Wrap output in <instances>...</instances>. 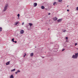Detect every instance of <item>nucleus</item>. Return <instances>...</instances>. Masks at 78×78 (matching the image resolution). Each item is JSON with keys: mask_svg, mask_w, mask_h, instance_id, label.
<instances>
[{"mask_svg": "<svg viewBox=\"0 0 78 78\" xmlns=\"http://www.w3.org/2000/svg\"><path fill=\"white\" fill-rule=\"evenodd\" d=\"M78 57V53L75 54V55H73L72 58L73 59H77Z\"/></svg>", "mask_w": 78, "mask_h": 78, "instance_id": "1", "label": "nucleus"}, {"mask_svg": "<svg viewBox=\"0 0 78 78\" xmlns=\"http://www.w3.org/2000/svg\"><path fill=\"white\" fill-rule=\"evenodd\" d=\"M8 6V5L7 4H6L4 6V9L3 10V11L4 12H5L6 11V9H7V7Z\"/></svg>", "mask_w": 78, "mask_h": 78, "instance_id": "2", "label": "nucleus"}, {"mask_svg": "<svg viewBox=\"0 0 78 78\" xmlns=\"http://www.w3.org/2000/svg\"><path fill=\"white\" fill-rule=\"evenodd\" d=\"M29 25L30 26V27H31V26L33 25V24L31 23H29V25L27 26V28L28 30H30V29H29V28H28V27Z\"/></svg>", "mask_w": 78, "mask_h": 78, "instance_id": "3", "label": "nucleus"}, {"mask_svg": "<svg viewBox=\"0 0 78 78\" xmlns=\"http://www.w3.org/2000/svg\"><path fill=\"white\" fill-rule=\"evenodd\" d=\"M19 23H20V22H15L14 24V25H17V24H19Z\"/></svg>", "mask_w": 78, "mask_h": 78, "instance_id": "4", "label": "nucleus"}, {"mask_svg": "<svg viewBox=\"0 0 78 78\" xmlns=\"http://www.w3.org/2000/svg\"><path fill=\"white\" fill-rule=\"evenodd\" d=\"M23 33H24V31L23 30H21L20 31V33L21 34H23Z\"/></svg>", "mask_w": 78, "mask_h": 78, "instance_id": "5", "label": "nucleus"}, {"mask_svg": "<svg viewBox=\"0 0 78 78\" xmlns=\"http://www.w3.org/2000/svg\"><path fill=\"white\" fill-rule=\"evenodd\" d=\"M37 3H34V7H36V6H37Z\"/></svg>", "mask_w": 78, "mask_h": 78, "instance_id": "6", "label": "nucleus"}, {"mask_svg": "<svg viewBox=\"0 0 78 78\" xmlns=\"http://www.w3.org/2000/svg\"><path fill=\"white\" fill-rule=\"evenodd\" d=\"M53 20L54 21H56V20H57V18L56 17H55L53 18Z\"/></svg>", "mask_w": 78, "mask_h": 78, "instance_id": "7", "label": "nucleus"}, {"mask_svg": "<svg viewBox=\"0 0 78 78\" xmlns=\"http://www.w3.org/2000/svg\"><path fill=\"white\" fill-rule=\"evenodd\" d=\"M33 55H34V53H32L30 54V56L31 57L33 56Z\"/></svg>", "mask_w": 78, "mask_h": 78, "instance_id": "8", "label": "nucleus"}, {"mask_svg": "<svg viewBox=\"0 0 78 78\" xmlns=\"http://www.w3.org/2000/svg\"><path fill=\"white\" fill-rule=\"evenodd\" d=\"M56 3H56V2H54V3H53V5H54V6H55V5H56Z\"/></svg>", "mask_w": 78, "mask_h": 78, "instance_id": "9", "label": "nucleus"}, {"mask_svg": "<svg viewBox=\"0 0 78 78\" xmlns=\"http://www.w3.org/2000/svg\"><path fill=\"white\" fill-rule=\"evenodd\" d=\"M61 20H62V19H60L57 20V22H59Z\"/></svg>", "mask_w": 78, "mask_h": 78, "instance_id": "10", "label": "nucleus"}, {"mask_svg": "<svg viewBox=\"0 0 78 78\" xmlns=\"http://www.w3.org/2000/svg\"><path fill=\"white\" fill-rule=\"evenodd\" d=\"M10 78H14V76H13V75H12L10 76Z\"/></svg>", "mask_w": 78, "mask_h": 78, "instance_id": "11", "label": "nucleus"}, {"mask_svg": "<svg viewBox=\"0 0 78 78\" xmlns=\"http://www.w3.org/2000/svg\"><path fill=\"white\" fill-rule=\"evenodd\" d=\"M9 62H8L7 63H6V65H9Z\"/></svg>", "mask_w": 78, "mask_h": 78, "instance_id": "12", "label": "nucleus"}, {"mask_svg": "<svg viewBox=\"0 0 78 78\" xmlns=\"http://www.w3.org/2000/svg\"><path fill=\"white\" fill-rule=\"evenodd\" d=\"M41 9H45V7H44V6H41Z\"/></svg>", "mask_w": 78, "mask_h": 78, "instance_id": "13", "label": "nucleus"}, {"mask_svg": "<svg viewBox=\"0 0 78 78\" xmlns=\"http://www.w3.org/2000/svg\"><path fill=\"white\" fill-rule=\"evenodd\" d=\"M16 70V69H13L11 70V72H13L14 71H15Z\"/></svg>", "mask_w": 78, "mask_h": 78, "instance_id": "14", "label": "nucleus"}, {"mask_svg": "<svg viewBox=\"0 0 78 78\" xmlns=\"http://www.w3.org/2000/svg\"><path fill=\"white\" fill-rule=\"evenodd\" d=\"M17 16H18V19H19V16H20V14H18Z\"/></svg>", "mask_w": 78, "mask_h": 78, "instance_id": "15", "label": "nucleus"}, {"mask_svg": "<svg viewBox=\"0 0 78 78\" xmlns=\"http://www.w3.org/2000/svg\"><path fill=\"white\" fill-rule=\"evenodd\" d=\"M14 38H12V42H14Z\"/></svg>", "mask_w": 78, "mask_h": 78, "instance_id": "16", "label": "nucleus"}, {"mask_svg": "<svg viewBox=\"0 0 78 78\" xmlns=\"http://www.w3.org/2000/svg\"><path fill=\"white\" fill-rule=\"evenodd\" d=\"M62 0H58L59 2H61Z\"/></svg>", "mask_w": 78, "mask_h": 78, "instance_id": "17", "label": "nucleus"}, {"mask_svg": "<svg viewBox=\"0 0 78 78\" xmlns=\"http://www.w3.org/2000/svg\"><path fill=\"white\" fill-rule=\"evenodd\" d=\"M2 28L1 27H0V31H2Z\"/></svg>", "mask_w": 78, "mask_h": 78, "instance_id": "18", "label": "nucleus"}, {"mask_svg": "<svg viewBox=\"0 0 78 78\" xmlns=\"http://www.w3.org/2000/svg\"><path fill=\"white\" fill-rule=\"evenodd\" d=\"M20 70H18L17 71V72L18 73V72H20Z\"/></svg>", "mask_w": 78, "mask_h": 78, "instance_id": "19", "label": "nucleus"}, {"mask_svg": "<svg viewBox=\"0 0 78 78\" xmlns=\"http://www.w3.org/2000/svg\"><path fill=\"white\" fill-rule=\"evenodd\" d=\"M76 10H77V11H78V7H77L76 8Z\"/></svg>", "mask_w": 78, "mask_h": 78, "instance_id": "20", "label": "nucleus"}, {"mask_svg": "<svg viewBox=\"0 0 78 78\" xmlns=\"http://www.w3.org/2000/svg\"><path fill=\"white\" fill-rule=\"evenodd\" d=\"M64 50H65V49L63 48L62 50V51H64Z\"/></svg>", "mask_w": 78, "mask_h": 78, "instance_id": "21", "label": "nucleus"}, {"mask_svg": "<svg viewBox=\"0 0 78 78\" xmlns=\"http://www.w3.org/2000/svg\"><path fill=\"white\" fill-rule=\"evenodd\" d=\"M27 54H26V53H25V55H24L23 57H25V56H26V55Z\"/></svg>", "mask_w": 78, "mask_h": 78, "instance_id": "22", "label": "nucleus"}, {"mask_svg": "<svg viewBox=\"0 0 78 78\" xmlns=\"http://www.w3.org/2000/svg\"><path fill=\"white\" fill-rule=\"evenodd\" d=\"M66 30H65L63 31V32H64V33H65V32H66Z\"/></svg>", "mask_w": 78, "mask_h": 78, "instance_id": "23", "label": "nucleus"}, {"mask_svg": "<svg viewBox=\"0 0 78 78\" xmlns=\"http://www.w3.org/2000/svg\"><path fill=\"white\" fill-rule=\"evenodd\" d=\"M77 44L76 43L75 45V46H76V45H77Z\"/></svg>", "mask_w": 78, "mask_h": 78, "instance_id": "24", "label": "nucleus"}, {"mask_svg": "<svg viewBox=\"0 0 78 78\" xmlns=\"http://www.w3.org/2000/svg\"><path fill=\"white\" fill-rule=\"evenodd\" d=\"M66 39H68V37H66Z\"/></svg>", "mask_w": 78, "mask_h": 78, "instance_id": "25", "label": "nucleus"}, {"mask_svg": "<svg viewBox=\"0 0 78 78\" xmlns=\"http://www.w3.org/2000/svg\"><path fill=\"white\" fill-rule=\"evenodd\" d=\"M17 72H15V74H17Z\"/></svg>", "mask_w": 78, "mask_h": 78, "instance_id": "26", "label": "nucleus"}, {"mask_svg": "<svg viewBox=\"0 0 78 78\" xmlns=\"http://www.w3.org/2000/svg\"><path fill=\"white\" fill-rule=\"evenodd\" d=\"M50 14H51V13H49L48 14V15H50Z\"/></svg>", "mask_w": 78, "mask_h": 78, "instance_id": "27", "label": "nucleus"}, {"mask_svg": "<svg viewBox=\"0 0 78 78\" xmlns=\"http://www.w3.org/2000/svg\"><path fill=\"white\" fill-rule=\"evenodd\" d=\"M24 24V23L23 22L22 23V25H23Z\"/></svg>", "mask_w": 78, "mask_h": 78, "instance_id": "28", "label": "nucleus"}, {"mask_svg": "<svg viewBox=\"0 0 78 78\" xmlns=\"http://www.w3.org/2000/svg\"><path fill=\"white\" fill-rule=\"evenodd\" d=\"M13 42H15V43H17V41H14Z\"/></svg>", "mask_w": 78, "mask_h": 78, "instance_id": "29", "label": "nucleus"}, {"mask_svg": "<svg viewBox=\"0 0 78 78\" xmlns=\"http://www.w3.org/2000/svg\"><path fill=\"white\" fill-rule=\"evenodd\" d=\"M67 11L68 12H69V10L67 9Z\"/></svg>", "mask_w": 78, "mask_h": 78, "instance_id": "30", "label": "nucleus"}, {"mask_svg": "<svg viewBox=\"0 0 78 78\" xmlns=\"http://www.w3.org/2000/svg\"><path fill=\"white\" fill-rule=\"evenodd\" d=\"M50 30V29L48 28V30Z\"/></svg>", "mask_w": 78, "mask_h": 78, "instance_id": "31", "label": "nucleus"}, {"mask_svg": "<svg viewBox=\"0 0 78 78\" xmlns=\"http://www.w3.org/2000/svg\"><path fill=\"white\" fill-rule=\"evenodd\" d=\"M67 7H69V5H67Z\"/></svg>", "mask_w": 78, "mask_h": 78, "instance_id": "32", "label": "nucleus"}, {"mask_svg": "<svg viewBox=\"0 0 78 78\" xmlns=\"http://www.w3.org/2000/svg\"><path fill=\"white\" fill-rule=\"evenodd\" d=\"M43 58H44V57H43Z\"/></svg>", "mask_w": 78, "mask_h": 78, "instance_id": "33", "label": "nucleus"}]
</instances>
